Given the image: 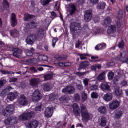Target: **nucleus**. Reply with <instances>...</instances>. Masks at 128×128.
Segmentation results:
<instances>
[{"label": "nucleus", "mask_w": 128, "mask_h": 128, "mask_svg": "<svg viewBox=\"0 0 128 128\" xmlns=\"http://www.w3.org/2000/svg\"><path fill=\"white\" fill-rule=\"evenodd\" d=\"M82 98L84 102H86V100H88V94H86V92H83L82 94Z\"/></svg>", "instance_id": "obj_48"}, {"label": "nucleus", "mask_w": 128, "mask_h": 128, "mask_svg": "<svg viewBox=\"0 0 128 128\" xmlns=\"http://www.w3.org/2000/svg\"><path fill=\"white\" fill-rule=\"evenodd\" d=\"M32 116H34V112H30L24 113L22 115L20 116L19 117V120H22L23 122L26 120H32Z\"/></svg>", "instance_id": "obj_4"}, {"label": "nucleus", "mask_w": 128, "mask_h": 128, "mask_svg": "<svg viewBox=\"0 0 128 128\" xmlns=\"http://www.w3.org/2000/svg\"><path fill=\"white\" fill-rule=\"evenodd\" d=\"M101 88L104 90H110V86L106 83H103L101 84Z\"/></svg>", "instance_id": "obj_31"}, {"label": "nucleus", "mask_w": 128, "mask_h": 128, "mask_svg": "<svg viewBox=\"0 0 128 128\" xmlns=\"http://www.w3.org/2000/svg\"><path fill=\"white\" fill-rule=\"evenodd\" d=\"M24 52L26 54L27 56H32L36 52V50H34V48H31L30 50L26 49L24 50Z\"/></svg>", "instance_id": "obj_21"}, {"label": "nucleus", "mask_w": 128, "mask_h": 128, "mask_svg": "<svg viewBox=\"0 0 128 128\" xmlns=\"http://www.w3.org/2000/svg\"><path fill=\"white\" fill-rule=\"evenodd\" d=\"M22 50H20V48H14L13 50V56L15 58H20V56H22Z\"/></svg>", "instance_id": "obj_16"}, {"label": "nucleus", "mask_w": 128, "mask_h": 128, "mask_svg": "<svg viewBox=\"0 0 128 128\" xmlns=\"http://www.w3.org/2000/svg\"><path fill=\"white\" fill-rule=\"evenodd\" d=\"M91 96L92 98H98V95L96 92H92L91 94Z\"/></svg>", "instance_id": "obj_51"}, {"label": "nucleus", "mask_w": 128, "mask_h": 128, "mask_svg": "<svg viewBox=\"0 0 128 128\" xmlns=\"http://www.w3.org/2000/svg\"><path fill=\"white\" fill-rule=\"evenodd\" d=\"M116 25H112L109 26L108 30V34H116Z\"/></svg>", "instance_id": "obj_22"}, {"label": "nucleus", "mask_w": 128, "mask_h": 128, "mask_svg": "<svg viewBox=\"0 0 128 128\" xmlns=\"http://www.w3.org/2000/svg\"><path fill=\"white\" fill-rule=\"evenodd\" d=\"M24 22H28L30 20V17L28 16V15H24Z\"/></svg>", "instance_id": "obj_57"}, {"label": "nucleus", "mask_w": 128, "mask_h": 128, "mask_svg": "<svg viewBox=\"0 0 128 128\" xmlns=\"http://www.w3.org/2000/svg\"><path fill=\"white\" fill-rule=\"evenodd\" d=\"M6 96V90H3L1 92V96Z\"/></svg>", "instance_id": "obj_58"}, {"label": "nucleus", "mask_w": 128, "mask_h": 128, "mask_svg": "<svg viewBox=\"0 0 128 128\" xmlns=\"http://www.w3.org/2000/svg\"><path fill=\"white\" fill-rule=\"evenodd\" d=\"M74 99L76 102H80V96L78 94H75Z\"/></svg>", "instance_id": "obj_46"}, {"label": "nucleus", "mask_w": 128, "mask_h": 128, "mask_svg": "<svg viewBox=\"0 0 128 128\" xmlns=\"http://www.w3.org/2000/svg\"><path fill=\"white\" fill-rule=\"evenodd\" d=\"M70 30L72 32H80V30H82V26L80 23L74 22L70 24Z\"/></svg>", "instance_id": "obj_6"}, {"label": "nucleus", "mask_w": 128, "mask_h": 128, "mask_svg": "<svg viewBox=\"0 0 128 128\" xmlns=\"http://www.w3.org/2000/svg\"><path fill=\"white\" fill-rule=\"evenodd\" d=\"M10 22L12 28H16L18 26V20H16V14L12 13L11 16Z\"/></svg>", "instance_id": "obj_11"}, {"label": "nucleus", "mask_w": 128, "mask_h": 128, "mask_svg": "<svg viewBox=\"0 0 128 128\" xmlns=\"http://www.w3.org/2000/svg\"><path fill=\"white\" fill-rule=\"evenodd\" d=\"M118 48H124V40H122L118 44Z\"/></svg>", "instance_id": "obj_49"}, {"label": "nucleus", "mask_w": 128, "mask_h": 128, "mask_svg": "<svg viewBox=\"0 0 128 128\" xmlns=\"http://www.w3.org/2000/svg\"><path fill=\"white\" fill-rule=\"evenodd\" d=\"M124 116V112L121 110H116L114 112L115 120H120Z\"/></svg>", "instance_id": "obj_17"}, {"label": "nucleus", "mask_w": 128, "mask_h": 128, "mask_svg": "<svg viewBox=\"0 0 128 128\" xmlns=\"http://www.w3.org/2000/svg\"><path fill=\"white\" fill-rule=\"evenodd\" d=\"M44 36V30L42 28H38L35 34H31L27 37L26 42L28 44L32 46L34 44V42H36V40L40 42Z\"/></svg>", "instance_id": "obj_2"}, {"label": "nucleus", "mask_w": 128, "mask_h": 128, "mask_svg": "<svg viewBox=\"0 0 128 128\" xmlns=\"http://www.w3.org/2000/svg\"><path fill=\"white\" fill-rule=\"evenodd\" d=\"M92 13L90 10L86 11L84 16L85 22H90V20H92Z\"/></svg>", "instance_id": "obj_14"}, {"label": "nucleus", "mask_w": 128, "mask_h": 128, "mask_svg": "<svg viewBox=\"0 0 128 128\" xmlns=\"http://www.w3.org/2000/svg\"><path fill=\"white\" fill-rule=\"evenodd\" d=\"M54 58H56L57 60H61L62 62H64L66 60V58L65 57H62L58 54L56 55Z\"/></svg>", "instance_id": "obj_36"}, {"label": "nucleus", "mask_w": 128, "mask_h": 128, "mask_svg": "<svg viewBox=\"0 0 128 128\" xmlns=\"http://www.w3.org/2000/svg\"><path fill=\"white\" fill-rule=\"evenodd\" d=\"M56 98V96L55 94H51L50 96L49 100L51 102H54Z\"/></svg>", "instance_id": "obj_43"}, {"label": "nucleus", "mask_w": 128, "mask_h": 128, "mask_svg": "<svg viewBox=\"0 0 128 128\" xmlns=\"http://www.w3.org/2000/svg\"><path fill=\"white\" fill-rule=\"evenodd\" d=\"M0 72H2V74H10V72H8L4 70H1Z\"/></svg>", "instance_id": "obj_54"}, {"label": "nucleus", "mask_w": 128, "mask_h": 128, "mask_svg": "<svg viewBox=\"0 0 128 128\" xmlns=\"http://www.w3.org/2000/svg\"><path fill=\"white\" fill-rule=\"evenodd\" d=\"M54 114V110L52 108H47L44 112L45 116L46 118H52Z\"/></svg>", "instance_id": "obj_15"}, {"label": "nucleus", "mask_w": 128, "mask_h": 128, "mask_svg": "<svg viewBox=\"0 0 128 128\" xmlns=\"http://www.w3.org/2000/svg\"><path fill=\"white\" fill-rule=\"evenodd\" d=\"M50 2H52V0H44L42 2V4L43 6H46L48 4H50Z\"/></svg>", "instance_id": "obj_40"}, {"label": "nucleus", "mask_w": 128, "mask_h": 128, "mask_svg": "<svg viewBox=\"0 0 128 128\" xmlns=\"http://www.w3.org/2000/svg\"><path fill=\"white\" fill-rule=\"evenodd\" d=\"M2 6L4 10H8L10 6V4L8 0H3Z\"/></svg>", "instance_id": "obj_23"}, {"label": "nucleus", "mask_w": 128, "mask_h": 128, "mask_svg": "<svg viewBox=\"0 0 128 128\" xmlns=\"http://www.w3.org/2000/svg\"><path fill=\"white\" fill-rule=\"evenodd\" d=\"M112 94L110 93H108L104 96V98L106 102H110V100H112Z\"/></svg>", "instance_id": "obj_24"}, {"label": "nucleus", "mask_w": 128, "mask_h": 128, "mask_svg": "<svg viewBox=\"0 0 128 128\" xmlns=\"http://www.w3.org/2000/svg\"><path fill=\"white\" fill-rule=\"evenodd\" d=\"M116 26L118 28H122V23H120V22H118Z\"/></svg>", "instance_id": "obj_64"}, {"label": "nucleus", "mask_w": 128, "mask_h": 128, "mask_svg": "<svg viewBox=\"0 0 128 128\" xmlns=\"http://www.w3.org/2000/svg\"><path fill=\"white\" fill-rule=\"evenodd\" d=\"M114 78V72H110L108 74V78L109 80H112Z\"/></svg>", "instance_id": "obj_38"}, {"label": "nucleus", "mask_w": 128, "mask_h": 128, "mask_svg": "<svg viewBox=\"0 0 128 128\" xmlns=\"http://www.w3.org/2000/svg\"><path fill=\"white\" fill-rule=\"evenodd\" d=\"M60 40V38H53L52 41V46L54 48H56V42Z\"/></svg>", "instance_id": "obj_37"}, {"label": "nucleus", "mask_w": 128, "mask_h": 128, "mask_svg": "<svg viewBox=\"0 0 128 128\" xmlns=\"http://www.w3.org/2000/svg\"><path fill=\"white\" fill-rule=\"evenodd\" d=\"M18 78H10V82L12 83V82H18Z\"/></svg>", "instance_id": "obj_53"}, {"label": "nucleus", "mask_w": 128, "mask_h": 128, "mask_svg": "<svg viewBox=\"0 0 128 128\" xmlns=\"http://www.w3.org/2000/svg\"><path fill=\"white\" fill-rule=\"evenodd\" d=\"M120 78L118 76H116L114 80V84H116V82H118Z\"/></svg>", "instance_id": "obj_56"}, {"label": "nucleus", "mask_w": 128, "mask_h": 128, "mask_svg": "<svg viewBox=\"0 0 128 128\" xmlns=\"http://www.w3.org/2000/svg\"><path fill=\"white\" fill-rule=\"evenodd\" d=\"M106 48V44H101L97 45L96 46V50H104Z\"/></svg>", "instance_id": "obj_26"}, {"label": "nucleus", "mask_w": 128, "mask_h": 128, "mask_svg": "<svg viewBox=\"0 0 128 128\" xmlns=\"http://www.w3.org/2000/svg\"><path fill=\"white\" fill-rule=\"evenodd\" d=\"M106 4L104 2H100L97 8L98 10H104L106 8Z\"/></svg>", "instance_id": "obj_28"}, {"label": "nucleus", "mask_w": 128, "mask_h": 128, "mask_svg": "<svg viewBox=\"0 0 128 128\" xmlns=\"http://www.w3.org/2000/svg\"><path fill=\"white\" fill-rule=\"evenodd\" d=\"M32 100L34 102H38L42 98V94H40V90H36L33 96L32 97Z\"/></svg>", "instance_id": "obj_7"}, {"label": "nucleus", "mask_w": 128, "mask_h": 128, "mask_svg": "<svg viewBox=\"0 0 128 128\" xmlns=\"http://www.w3.org/2000/svg\"><path fill=\"white\" fill-rule=\"evenodd\" d=\"M6 126H14L18 124V118L14 116L8 117L4 120Z\"/></svg>", "instance_id": "obj_5"}, {"label": "nucleus", "mask_w": 128, "mask_h": 128, "mask_svg": "<svg viewBox=\"0 0 128 128\" xmlns=\"http://www.w3.org/2000/svg\"><path fill=\"white\" fill-rule=\"evenodd\" d=\"M18 96V93L10 92L8 96V99L9 100L12 102L13 100H16Z\"/></svg>", "instance_id": "obj_18"}, {"label": "nucleus", "mask_w": 128, "mask_h": 128, "mask_svg": "<svg viewBox=\"0 0 128 128\" xmlns=\"http://www.w3.org/2000/svg\"><path fill=\"white\" fill-rule=\"evenodd\" d=\"M7 82L6 80H0V88H2L4 84H6Z\"/></svg>", "instance_id": "obj_44"}, {"label": "nucleus", "mask_w": 128, "mask_h": 128, "mask_svg": "<svg viewBox=\"0 0 128 128\" xmlns=\"http://www.w3.org/2000/svg\"><path fill=\"white\" fill-rule=\"evenodd\" d=\"M18 102L20 106H26V104H28V101L26 96L22 94L20 95V98H18Z\"/></svg>", "instance_id": "obj_9"}, {"label": "nucleus", "mask_w": 128, "mask_h": 128, "mask_svg": "<svg viewBox=\"0 0 128 128\" xmlns=\"http://www.w3.org/2000/svg\"><path fill=\"white\" fill-rule=\"evenodd\" d=\"M30 24L32 26H34V28H38V25L34 22H30Z\"/></svg>", "instance_id": "obj_61"}, {"label": "nucleus", "mask_w": 128, "mask_h": 128, "mask_svg": "<svg viewBox=\"0 0 128 128\" xmlns=\"http://www.w3.org/2000/svg\"><path fill=\"white\" fill-rule=\"evenodd\" d=\"M114 94L118 96H120L122 94V90H120V88H116L115 89Z\"/></svg>", "instance_id": "obj_33"}, {"label": "nucleus", "mask_w": 128, "mask_h": 128, "mask_svg": "<svg viewBox=\"0 0 128 128\" xmlns=\"http://www.w3.org/2000/svg\"><path fill=\"white\" fill-rule=\"evenodd\" d=\"M10 34L13 38H18L20 32L17 30H14L10 31Z\"/></svg>", "instance_id": "obj_25"}, {"label": "nucleus", "mask_w": 128, "mask_h": 128, "mask_svg": "<svg viewBox=\"0 0 128 128\" xmlns=\"http://www.w3.org/2000/svg\"><path fill=\"white\" fill-rule=\"evenodd\" d=\"M44 92H50V84H44Z\"/></svg>", "instance_id": "obj_41"}, {"label": "nucleus", "mask_w": 128, "mask_h": 128, "mask_svg": "<svg viewBox=\"0 0 128 128\" xmlns=\"http://www.w3.org/2000/svg\"><path fill=\"white\" fill-rule=\"evenodd\" d=\"M90 62L88 61L82 62L80 64L78 70L79 72H80V70H86V68H88V66H90Z\"/></svg>", "instance_id": "obj_13"}, {"label": "nucleus", "mask_w": 128, "mask_h": 128, "mask_svg": "<svg viewBox=\"0 0 128 128\" xmlns=\"http://www.w3.org/2000/svg\"><path fill=\"white\" fill-rule=\"evenodd\" d=\"M120 103L118 100H114L112 102V103L110 104L109 108L112 110H116L118 108L120 107Z\"/></svg>", "instance_id": "obj_12"}, {"label": "nucleus", "mask_w": 128, "mask_h": 128, "mask_svg": "<svg viewBox=\"0 0 128 128\" xmlns=\"http://www.w3.org/2000/svg\"><path fill=\"white\" fill-rule=\"evenodd\" d=\"M108 122V121L106 120V118L104 116H102L100 120V125L102 128H104L106 126V123Z\"/></svg>", "instance_id": "obj_27"}, {"label": "nucleus", "mask_w": 128, "mask_h": 128, "mask_svg": "<svg viewBox=\"0 0 128 128\" xmlns=\"http://www.w3.org/2000/svg\"><path fill=\"white\" fill-rule=\"evenodd\" d=\"M88 82H90V80L88 78H86L84 80V84L85 86H88Z\"/></svg>", "instance_id": "obj_55"}, {"label": "nucleus", "mask_w": 128, "mask_h": 128, "mask_svg": "<svg viewBox=\"0 0 128 128\" xmlns=\"http://www.w3.org/2000/svg\"><path fill=\"white\" fill-rule=\"evenodd\" d=\"M40 84V82L38 80V79L36 78H32L30 80V84L31 86H32V88H36L38 86V84Z\"/></svg>", "instance_id": "obj_20"}, {"label": "nucleus", "mask_w": 128, "mask_h": 128, "mask_svg": "<svg viewBox=\"0 0 128 128\" xmlns=\"http://www.w3.org/2000/svg\"><path fill=\"white\" fill-rule=\"evenodd\" d=\"M104 24H106V26H108L112 24V18H110V17H107L104 20Z\"/></svg>", "instance_id": "obj_32"}, {"label": "nucleus", "mask_w": 128, "mask_h": 128, "mask_svg": "<svg viewBox=\"0 0 128 128\" xmlns=\"http://www.w3.org/2000/svg\"><path fill=\"white\" fill-rule=\"evenodd\" d=\"M90 2L93 4H96L98 2V0H90Z\"/></svg>", "instance_id": "obj_63"}, {"label": "nucleus", "mask_w": 128, "mask_h": 128, "mask_svg": "<svg viewBox=\"0 0 128 128\" xmlns=\"http://www.w3.org/2000/svg\"><path fill=\"white\" fill-rule=\"evenodd\" d=\"M77 88L79 90H84V86L82 85L79 84L77 86Z\"/></svg>", "instance_id": "obj_60"}, {"label": "nucleus", "mask_w": 128, "mask_h": 128, "mask_svg": "<svg viewBox=\"0 0 128 128\" xmlns=\"http://www.w3.org/2000/svg\"><path fill=\"white\" fill-rule=\"evenodd\" d=\"M88 72H76V73H74V74H76V76H78L80 77L82 76H84V74H86Z\"/></svg>", "instance_id": "obj_47"}, {"label": "nucleus", "mask_w": 128, "mask_h": 128, "mask_svg": "<svg viewBox=\"0 0 128 128\" xmlns=\"http://www.w3.org/2000/svg\"><path fill=\"white\" fill-rule=\"evenodd\" d=\"M52 78H54V76L52 74H47L44 76L45 80H52Z\"/></svg>", "instance_id": "obj_39"}, {"label": "nucleus", "mask_w": 128, "mask_h": 128, "mask_svg": "<svg viewBox=\"0 0 128 128\" xmlns=\"http://www.w3.org/2000/svg\"><path fill=\"white\" fill-rule=\"evenodd\" d=\"M78 56H80V58L82 60H88V58H86V55H85V54H78Z\"/></svg>", "instance_id": "obj_42"}, {"label": "nucleus", "mask_w": 128, "mask_h": 128, "mask_svg": "<svg viewBox=\"0 0 128 128\" xmlns=\"http://www.w3.org/2000/svg\"><path fill=\"white\" fill-rule=\"evenodd\" d=\"M14 112V106L12 105H8L5 110L2 111L3 116L6 118L10 116Z\"/></svg>", "instance_id": "obj_3"}, {"label": "nucleus", "mask_w": 128, "mask_h": 128, "mask_svg": "<svg viewBox=\"0 0 128 128\" xmlns=\"http://www.w3.org/2000/svg\"><path fill=\"white\" fill-rule=\"evenodd\" d=\"M91 90H98V86L97 85H93L90 88Z\"/></svg>", "instance_id": "obj_50"}, {"label": "nucleus", "mask_w": 128, "mask_h": 128, "mask_svg": "<svg viewBox=\"0 0 128 128\" xmlns=\"http://www.w3.org/2000/svg\"><path fill=\"white\" fill-rule=\"evenodd\" d=\"M7 48L9 52H14V46L12 45H8L7 46Z\"/></svg>", "instance_id": "obj_52"}, {"label": "nucleus", "mask_w": 128, "mask_h": 128, "mask_svg": "<svg viewBox=\"0 0 128 128\" xmlns=\"http://www.w3.org/2000/svg\"><path fill=\"white\" fill-rule=\"evenodd\" d=\"M122 18H124V11L122 10H120L118 12V19L122 20Z\"/></svg>", "instance_id": "obj_34"}, {"label": "nucleus", "mask_w": 128, "mask_h": 128, "mask_svg": "<svg viewBox=\"0 0 128 128\" xmlns=\"http://www.w3.org/2000/svg\"><path fill=\"white\" fill-rule=\"evenodd\" d=\"M38 122L36 120H32L26 123L28 128H37L38 126Z\"/></svg>", "instance_id": "obj_8"}, {"label": "nucleus", "mask_w": 128, "mask_h": 128, "mask_svg": "<svg viewBox=\"0 0 128 128\" xmlns=\"http://www.w3.org/2000/svg\"><path fill=\"white\" fill-rule=\"evenodd\" d=\"M72 108L75 116H80L81 114L83 122H88L90 120V114L88 110V108L84 104L81 106L80 112V106L77 104H74Z\"/></svg>", "instance_id": "obj_1"}, {"label": "nucleus", "mask_w": 128, "mask_h": 128, "mask_svg": "<svg viewBox=\"0 0 128 128\" xmlns=\"http://www.w3.org/2000/svg\"><path fill=\"white\" fill-rule=\"evenodd\" d=\"M80 44H82V42H80V40H78L76 44V48H80Z\"/></svg>", "instance_id": "obj_59"}, {"label": "nucleus", "mask_w": 128, "mask_h": 128, "mask_svg": "<svg viewBox=\"0 0 128 128\" xmlns=\"http://www.w3.org/2000/svg\"><path fill=\"white\" fill-rule=\"evenodd\" d=\"M71 10H70V14H74L76 11V6L74 4H72L70 6Z\"/></svg>", "instance_id": "obj_35"}, {"label": "nucleus", "mask_w": 128, "mask_h": 128, "mask_svg": "<svg viewBox=\"0 0 128 128\" xmlns=\"http://www.w3.org/2000/svg\"><path fill=\"white\" fill-rule=\"evenodd\" d=\"M62 92L64 94H74V88L72 86H68L66 88L63 89Z\"/></svg>", "instance_id": "obj_10"}, {"label": "nucleus", "mask_w": 128, "mask_h": 128, "mask_svg": "<svg viewBox=\"0 0 128 128\" xmlns=\"http://www.w3.org/2000/svg\"><path fill=\"white\" fill-rule=\"evenodd\" d=\"M100 114H108V108L106 106H101L98 110Z\"/></svg>", "instance_id": "obj_19"}, {"label": "nucleus", "mask_w": 128, "mask_h": 128, "mask_svg": "<svg viewBox=\"0 0 128 128\" xmlns=\"http://www.w3.org/2000/svg\"><path fill=\"white\" fill-rule=\"evenodd\" d=\"M42 104H38L36 108V112H42Z\"/></svg>", "instance_id": "obj_45"}, {"label": "nucleus", "mask_w": 128, "mask_h": 128, "mask_svg": "<svg viewBox=\"0 0 128 128\" xmlns=\"http://www.w3.org/2000/svg\"><path fill=\"white\" fill-rule=\"evenodd\" d=\"M30 70H31V72H38V70H36V68L34 67L30 68Z\"/></svg>", "instance_id": "obj_62"}, {"label": "nucleus", "mask_w": 128, "mask_h": 128, "mask_svg": "<svg viewBox=\"0 0 128 128\" xmlns=\"http://www.w3.org/2000/svg\"><path fill=\"white\" fill-rule=\"evenodd\" d=\"M106 78V72H104L100 74V75L97 78L98 80V82H101V80H104Z\"/></svg>", "instance_id": "obj_30"}, {"label": "nucleus", "mask_w": 128, "mask_h": 128, "mask_svg": "<svg viewBox=\"0 0 128 128\" xmlns=\"http://www.w3.org/2000/svg\"><path fill=\"white\" fill-rule=\"evenodd\" d=\"M38 60L40 62H48V56H44V55H40L38 57Z\"/></svg>", "instance_id": "obj_29"}]
</instances>
